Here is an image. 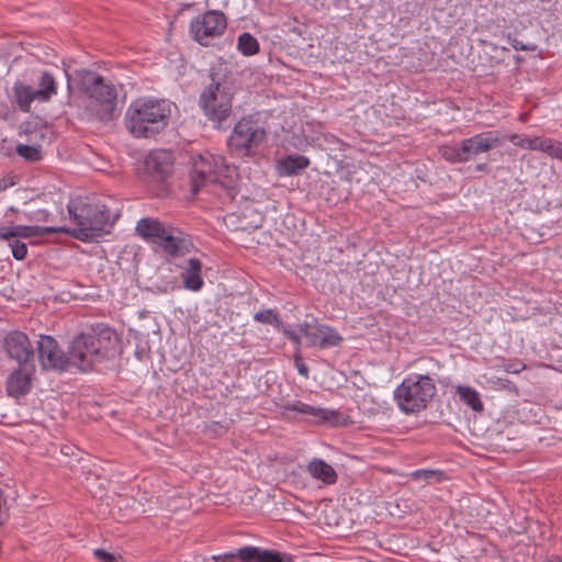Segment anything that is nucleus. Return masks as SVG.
<instances>
[{"label":"nucleus","mask_w":562,"mask_h":562,"mask_svg":"<svg viewBox=\"0 0 562 562\" xmlns=\"http://www.w3.org/2000/svg\"><path fill=\"white\" fill-rule=\"evenodd\" d=\"M116 344V334L110 326L103 323L92 325L70 342V363L83 372L93 370L114 358Z\"/></svg>","instance_id":"f257e3e1"},{"label":"nucleus","mask_w":562,"mask_h":562,"mask_svg":"<svg viewBox=\"0 0 562 562\" xmlns=\"http://www.w3.org/2000/svg\"><path fill=\"white\" fill-rule=\"evenodd\" d=\"M172 103L166 99L139 98L125 113V127L135 138H155L169 125Z\"/></svg>","instance_id":"f03ea898"},{"label":"nucleus","mask_w":562,"mask_h":562,"mask_svg":"<svg viewBox=\"0 0 562 562\" xmlns=\"http://www.w3.org/2000/svg\"><path fill=\"white\" fill-rule=\"evenodd\" d=\"M210 83L203 88L199 95V108L206 121L215 130H225L227 121L233 114V100L235 90L226 76L211 70Z\"/></svg>","instance_id":"7ed1b4c3"},{"label":"nucleus","mask_w":562,"mask_h":562,"mask_svg":"<svg viewBox=\"0 0 562 562\" xmlns=\"http://www.w3.org/2000/svg\"><path fill=\"white\" fill-rule=\"evenodd\" d=\"M70 220L76 228L65 232L80 241H92L100 237L105 226L113 225L110 210L100 202H89L82 199L71 200L68 205Z\"/></svg>","instance_id":"20e7f679"},{"label":"nucleus","mask_w":562,"mask_h":562,"mask_svg":"<svg viewBox=\"0 0 562 562\" xmlns=\"http://www.w3.org/2000/svg\"><path fill=\"white\" fill-rule=\"evenodd\" d=\"M79 86L88 98L89 111L98 121L110 122L117 115V91L111 81L82 69Z\"/></svg>","instance_id":"39448f33"},{"label":"nucleus","mask_w":562,"mask_h":562,"mask_svg":"<svg viewBox=\"0 0 562 562\" xmlns=\"http://www.w3.org/2000/svg\"><path fill=\"white\" fill-rule=\"evenodd\" d=\"M235 173L236 170L225 165L222 157L210 153L199 155L194 159L191 170L192 192L196 194L201 187L207 183H218L225 189L226 194L234 199L237 194Z\"/></svg>","instance_id":"423d86ee"},{"label":"nucleus","mask_w":562,"mask_h":562,"mask_svg":"<svg viewBox=\"0 0 562 562\" xmlns=\"http://www.w3.org/2000/svg\"><path fill=\"white\" fill-rule=\"evenodd\" d=\"M435 380L428 374H411L394 391L398 408L405 414L424 411L436 395Z\"/></svg>","instance_id":"0eeeda50"},{"label":"nucleus","mask_w":562,"mask_h":562,"mask_svg":"<svg viewBox=\"0 0 562 562\" xmlns=\"http://www.w3.org/2000/svg\"><path fill=\"white\" fill-rule=\"evenodd\" d=\"M267 137L266 130L258 120L251 116L241 117L233 127L227 138V147L232 155L238 157L251 156Z\"/></svg>","instance_id":"6e6552de"},{"label":"nucleus","mask_w":562,"mask_h":562,"mask_svg":"<svg viewBox=\"0 0 562 562\" xmlns=\"http://www.w3.org/2000/svg\"><path fill=\"white\" fill-rule=\"evenodd\" d=\"M226 26L225 14L218 10H210L190 22V33L194 41L207 46L213 38L224 33Z\"/></svg>","instance_id":"1a4fd4ad"},{"label":"nucleus","mask_w":562,"mask_h":562,"mask_svg":"<svg viewBox=\"0 0 562 562\" xmlns=\"http://www.w3.org/2000/svg\"><path fill=\"white\" fill-rule=\"evenodd\" d=\"M37 356L44 371L64 372L71 364L69 352L66 355L57 340L49 335H40Z\"/></svg>","instance_id":"9d476101"},{"label":"nucleus","mask_w":562,"mask_h":562,"mask_svg":"<svg viewBox=\"0 0 562 562\" xmlns=\"http://www.w3.org/2000/svg\"><path fill=\"white\" fill-rule=\"evenodd\" d=\"M173 155L168 149L150 151L144 160V172L149 180L164 182L172 173Z\"/></svg>","instance_id":"9b49d317"},{"label":"nucleus","mask_w":562,"mask_h":562,"mask_svg":"<svg viewBox=\"0 0 562 562\" xmlns=\"http://www.w3.org/2000/svg\"><path fill=\"white\" fill-rule=\"evenodd\" d=\"M3 349L18 364L34 363V349L29 336L20 330H12L3 338Z\"/></svg>","instance_id":"f8f14e48"},{"label":"nucleus","mask_w":562,"mask_h":562,"mask_svg":"<svg viewBox=\"0 0 562 562\" xmlns=\"http://www.w3.org/2000/svg\"><path fill=\"white\" fill-rule=\"evenodd\" d=\"M460 144V150L464 157V162H468L480 154L487 153L502 145V139L498 137L496 132L487 131L475 134L472 137L464 138Z\"/></svg>","instance_id":"ddd939ff"},{"label":"nucleus","mask_w":562,"mask_h":562,"mask_svg":"<svg viewBox=\"0 0 562 562\" xmlns=\"http://www.w3.org/2000/svg\"><path fill=\"white\" fill-rule=\"evenodd\" d=\"M35 371V363L18 364L5 381L8 395L14 398L25 396L32 389Z\"/></svg>","instance_id":"4468645a"},{"label":"nucleus","mask_w":562,"mask_h":562,"mask_svg":"<svg viewBox=\"0 0 562 562\" xmlns=\"http://www.w3.org/2000/svg\"><path fill=\"white\" fill-rule=\"evenodd\" d=\"M66 227L38 225L0 226V239L43 237L66 232Z\"/></svg>","instance_id":"2eb2a0df"},{"label":"nucleus","mask_w":562,"mask_h":562,"mask_svg":"<svg viewBox=\"0 0 562 562\" xmlns=\"http://www.w3.org/2000/svg\"><path fill=\"white\" fill-rule=\"evenodd\" d=\"M177 266L181 270L180 276L183 288L192 292H199L204 285L202 261L198 258H189Z\"/></svg>","instance_id":"dca6fc26"},{"label":"nucleus","mask_w":562,"mask_h":562,"mask_svg":"<svg viewBox=\"0 0 562 562\" xmlns=\"http://www.w3.org/2000/svg\"><path fill=\"white\" fill-rule=\"evenodd\" d=\"M157 245L170 257L178 258L188 255L192 248V241L184 236H175L167 234L162 241H157Z\"/></svg>","instance_id":"f3484780"},{"label":"nucleus","mask_w":562,"mask_h":562,"mask_svg":"<svg viewBox=\"0 0 562 562\" xmlns=\"http://www.w3.org/2000/svg\"><path fill=\"white\" fill-rule=\"evenodd\" d=\"M355 424L350 414L346 411L318 407V425L331 428H344Z\"/></svg>","instance_id":"a211bd4d"},{"label":"nucleus","mask_w":562,"mask_h":562,"mask_svg":"<svg viewBox=\"0 0 562 562\" xmlns=\"http://www.w3.org/2000/svg\"><path fill=\"white\" fill-rule=\"evenodd\" d=\"M34 100H37L35 88L22 81L13 83L12 101L21 112H31V105Z\"/></svg>","instance_id":"6ab92c4d"},{"label":"nucleus","mask_w":562,"mask_h":562,"mask_svg":"<svg viewBox=\"0 0 562 562\" xmlns=\"http://www.w3.org/2000/svg\"><path fill=\"white\" fill-rule=\"evenodd\" d=\"M135 229L140 237L155 244L162 241L164 237L168 234L165 226L158 220L150 217L140 218Z\"/></svg>","instance_id":"aec40b11"},{"label":"nucleus","mask_w":562,"mask_h":562,"mask_svg":"<svg viewBox=\"0 0 562 562\" xmlns=\"http://www.w3.org/2000/svg\"><path fill=\"white\" fill-rule=\"evenodd\" d=\"M238 555L241 562H284L281 553L252 546L240 548Z\"/></svg>","instance_id":"412c9836"},{"label":"nucleus","mask_w":562,"mask_h":562,"mask_svg":"<svg viewBox=\"0 0 562 562\" xmlns=\"http://www.w3.org/2000/svg\"><path fill=\"white\" fill-rule=\"evenodd\" d=\"M308 166V159L301 155H290L277 164V172L280 177L299 175Z\"/></svg>","instance_id":"4be33fe9"},{"label":"nucleus","mask_w":562,"mask_h":562,"mask_svg":"<svg viewBox=\"0 0 562 562\" xmlns=\"http://www.w3.org/2000/svg\"><path fill=\"white\" fill-rule=\"evenodd\" d=\"M321 508V515H318V527L322 525L326 527H337L340 524L341 515L336 505L330 499H323L318 502V509Z\"/></svg>","instance_id":"5701e85b"},{"label":"nucleus","mask_w":562,"mask_h":562,"mask_svg":"<svg viewBox=\"0 0 562 562\" xmlns=\"http://www.w3.org/2000/svg\"><path fill=\"white\" fill-rule=\"evenodd\" d=\"M57 82L54 76L48 71H43L40 80L38 88L36 89L37 100L41 102H48L57 94Z\"/></svg>","instance_id":"b1692460"},{"label":"nucleus","mask_w":562,"mask_h":562,"mask_svg":"<svg viewBox=\"0 0 562 562\" xmlns=\"http://www.w3.org/2000/svg\"><path fill=\"white\" fill-rule=\"evenodd\" d=\"M457 394L462 403L474 412H482L484 406L480 397V393L468 385H459L456 389Z\"/></svg>","instance_id":"393cba45"},{"label":"nucleus","mask_w":562,"mask_h":562,"mask_svg":"<svg viewBox=\"0 0 562 562\" xmlns=\"http://www.w3.org/2000/svg\"><path fill=\"white\" fill-rule=\"evenodd\" d=\"M318 160L325 161L326 166L324 167L323 173L326 177H329L342 169L344 164V154L342 153H334V151H322L318 153Z\"/></svg>","instance_id":"a878e982"},{"label":"nucleus","mask_w":562,"mask_h":562,"mask_svg":"<svg viewBox=\"0 0 562 562\" xmlns=\"http://www.w3.org/2000/svg\"><path fill=\"white\" fill-rule=\"evenodd\" d=\"M321 124L318 123V128ZM345 143L337 136L318 130V151L342 153Z\"/></svg>","instance_id":"bb28decb"},{"label":"nucleus","mask_w":562,"mask_h":562,"mask_svg":"<svg viewBox=\"0 0 562 562\" xmlns=\"http://www.w3.org/2000/svg\"><path fill=\"white\" fill-rule=\"evenodd\" d=\"M342 337L335 329L318 325V348H329L340 345Z\"/></svg>","instance_id":"cd10ccee"},{"label":"nucleus","mask_w":562,"mask_h":562,"mask_svg":"<svg viewBox=\"0 0 562 562\" xmlns=\"http://www.w3.org/2000/svg\"><path fill=\"white\" fill-rule=\"evenodd\" d=\"M281 413L286 418L293 417L292 414L316 416V407L307 405L301 401H295L293 403H286V404L282 405Z\"/></svg>","instance_id":"c85d7f7f"},{"label":"nucleus","mask_w":562,"mask_h":562,"mask_svg":"<svg viewBox=\"0 0 562 562\" xmlns=\"http://www.w3.org/2000/svg\"><path fill=\"white\" fill-rule=\"evenodd\" d=\"M237 48L244 56H252L259 52V43L250 33L244 32L237 38Z\"/></svg>","instance_id":"c756f323"},{"label":"nucleus","mask_w":562,"mask_h":562,"mask_svg":"<svg viewBox=\"0 0 562 562\" xmlns=\"http://www.w3.org/2000/svg\"><path fill=\"white\" fill-rule=\"evenodd\" d=\"M461 144L460 142L454 145H441L438 148L440 156L450 164H463L464 157L460 150Z\"/></svg>","instance_id":"7c9ffc66"},{"label":"nucleus","mask_w":562,"mask_h":562,"mask_svg":"<svg viewBox=\"0 0 562 562\" xmlns=\"http://www.w3.org/2000/svg\"><path fill=\"white\" fill-rule=\"evenodd\" d=\"M508 139L512 144H514L517 147L538 151H540V144L542 142V137H529L519 134H512L509 135Z\"/></svg>","instance_id":"2f4dec72"},{"label":"nucleus","mask_w":562,"mask_h":562,"mask_svg":"<svg viewBox=\"0 0 562 562\" xmlns=\"http://www.w3.org/2000/svg\"><path fill=\"white\" fill-rule=\"evenodd\" d=\"M540 151L562 161V142L560 140L542 137Z\"/></svg>","instance_id":"473e14b6"},{"label":"nucleus","mask_w":562,"mask_h":562,"mask_svg":"<svg viewBox=\"0 0 562 562\" xmlns=\"http://www.w3.org/2000/svg\"><path fill=\"white\" fill-rule=\"evenodd\" d=\"M338 474L336 470L322 459H318V481L326 485H331L337 482Z\"/></svg>","instance_id":"72a5a7b5"},{"label":"nucleus","mask_w":562,"mask_h":562,"mask_svg":"<svg viewBox=\"0 0 562 562\" xmlns=\"http://www.w3.org/2000/svg\"><path fill=\"white\" fill-rule=\"evenodd\" d=\"M15 150L26 161L35 162L42 159L40 146L18 144Z\"/></svg>","instance_id":"f704fd0d"},{"label":"nucleus","mask_w":562,"mask_h":562,"mask_svg":"<svg viewBox=\"0 0 562 562\" xmlns=\"http://www.w3.org/2000/svg\"><path fill=\"white\" fill-rule=\"evenodd\" d=\"M254 319L261 324L273 325L276 328H279L282 325L278 313L272 308L258 311L254 315Z\"/></svg>","instance_id":"c9c22d12"},{"label":"nucleus","mask_w":562,"mask_h":562,"mask_svg":"<svg viewBox=\"0 0 562 562\" xmlns=\"http://www.w3.org/2000/svg\"><path fill=\"white\" fill-rule=\"evenodd\" d=\"M413 480H423L426 483L440 482L445 473L440 470L418 469L411 474Z\"/></svg>","instance_id":"e433bc0d"},{"label":"nucleus","mask_w":562,"mask_h":562,"mask_svg":"<svg viewBox=\"0 0 562 562\" xmlns=\"http://www.w3.org/2000/svg\"><path fill=\"white\" fill-rule=\"evenodd\" d=\"M11 248L12 256L15 260H24L27 256V246L25 243L20 241L18 238L7 239Z\"/></svg>","instance_id":"4c0bfd02"},{"label":"nucleus","mask_w":562,"mask_h":562,"mask_svg":"<svg viewBox=\"0 0 562 562\" xmlns=\"http://www.w3.org/2000/svg\"><path fill=\"white\" fill-rule=\"evenodd\" d=\"M318 198H324L328 204H335L340 200V194L324 181L318 189Z\"/></svg>","instance_id":"58836bf2"},{"label":"nucleus","mask_w":562,"mask_h":562,"mask_svg":"<svg viewBox=\"0 0 562 562\" xmlns=\"http://www.w3.org/2000/svg\"><path fill=\"white\" fill-rule=\"evenodd\" d=\"M23 216L30 222H47L52 214L45 209H38L35 211L24 212Z\"/></svg>","instance_id":"ea45409f"},{"label":"nucleus","mask_w":562,"mask_h":562,"mask_svg":"<svg viewBox=\"0 0 562 562\" xmlns=\"http://www.w3.org/2000/svg\"><path fill=\"white\" fill-rule=\"evenodd\" d=\"M496 369H502L507 373H519L526 369V366L518 359H509L502 366H496Z\"/></svg>","instance_id":"a19ab883"},{"label":"nucleus","mask_w":562,"mask_h":562,"mask_svg":"<svg viewBox=\"0 0 562 562\" xmlns=\"http://www.w3.org/2000/svg\"><path fill=\"white\" fill-rule=\"evenodd\" d=\"M492 383H493L495 390H505L515 395H518V393H519L518 386L508 379L497 378Z\"/></svg>","instance_id":"79ce46f5"},{"label":"nucleus","mask_w":562,"mask_h":562,"mask_svg":"<svg viewBox=\"0 0 562 562\" xmlns=\"http://www.w3.org/2000/svg\"><path fill=\"white\" fill-rule=\"evenodd\" d=\"M239 549L237 551L225 552L218 555H212L211 562H241L239 559Z\"/></svg>","instance_id":"37998d69"},{"label":"nucleus","mask_w":562,"mask_h":562,"mask_svg":"<svg viewBox=\"0 0 562 562\" xmlns=\"http://www.w3.org/2000/svg\"><path fill=\"white\" fill-rule=\"evenodd\" d=\"M508 43L513 46L516 50H524V52H532L537 48L535 44H524L521 41L517 40L516 37H512L510 34L507 35Z\"/></svg>","instance_id":"c03bdc74"},{"label":"nucleus","mask_w":562,"mask_h":562,"mask_svg":"<svg viewBox=\"0 0 562 562\" xmlns=\"http://www.w3.org/2000/svg\"><path fill=\"white\" fill-rule=\"evenodd\" d=\"M93 557L99 562H117V558L113 553L100 548L93 550Z\"/></svg>","instance_id":"a18cd8bd"},{"label":"nucleus","mask_w":562,"mask_h":562,"mask_svg":"<svg viewBox=\"0 0 562 562\" xmlns=\"http://www.w3.org/2000/svg\"><path fill=\"white\" fill-rule=\"evenodd\" d=\"M206 429H207L209 432H211L213 435V437H220V436H223L226 432V427L223 426L218 422H211L206 426Z\"/></svg>","instance_id":"49530a36"},{"label":"nucleus","mask_w":562,"mask_h":562,"mask_svg":"<svg viewBox=\"0 0 562 562\" xmlns=\"http://www.w3.org/2000/svg\"><path fill=\"white\" fill-rule=\"evenodd\" d=\"M14 186L11 177H3L0 179V193Z\"/></svg>","instance_id":"de8ad7c7"},{"label":"nucleus","mask_w":562,"mask_h":562,"mask_svg":"<svg viewBox=\"0 0 562 562\" xmlns=\"http://www.w3.org/2000/svg\"><path fill=\"white\" fill-rule=\"evenodd\" d=\"M474 170H475L476 172H483V173H485V175H490V173L492 172V169H491V167L488 166V164H487V162H480V164H476V165L474 166Z\"/></svg>","instance_id":"09e8293b"},{"label":"nucleus","mask_w":562,"mask_h":562,"mask_svg":"<svg viewBox=\"0 0 562 562\" xmlns=\"http://www.w3.org/2000/svg\"><path fill=\"white\" fill-rule=\"evenodd\" d=\"M295 364H296V368H297V371L301 375H304L306 376L307 375V372H308V368L306 367V364L304 362H302L300 359H295Z\"/></svg>","instance_id":"8fccbe9b"},{"label":"nucleus","mask_w":562,"mask_h":562,"mask_svg":"<svg viewBox=\"0 0 562 562\" xmlns=\"http://www.w3.org/2000/svg\"><path fill=\"white\" fill-rule=\"evenodd\" d=\"M308 473L316 479V459H313L307 464Z\"/></svg>","instance_id":"3c124183"},{"label":"nucleus","mask_w":562,"mask_h":562,"mask_svg":"<svg viewBox=\"0 0 562 562\" xmlns=\"http://www.w3.org/2000/svg\"><path fill=\"white\" fill-rule=\"evenodd\" d=\"M546 562H562V559H560V558H552V559H550V560H548Z\"/></svg>","instance_id":"603ef678"}]
</instances>
